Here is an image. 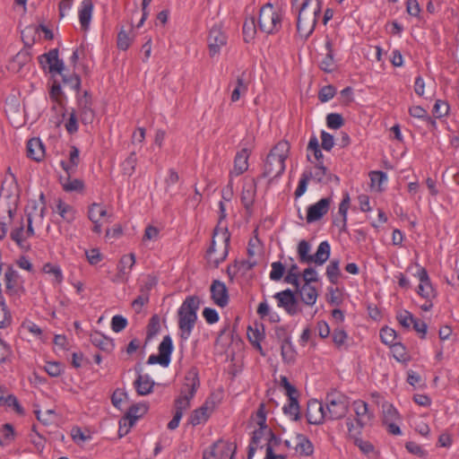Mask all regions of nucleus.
<instances>
[{"label": "nucleus", "mask_w": 459, "mask_h": 459, "mask_svg": "<svg viewBox=\"0 0 459 459\" xmlns=\"http://www.w3.org/2000/svg\"><path fill=\"white\" fill-rule=\"evenodd\" d=\"M322 5L323 0H292V8L298 12L297 29L301 37L307 39L314 31Z\"/></svg>", "instance_id": "obj_1"}, {"label": "nucleus", "mask_w": 459, "mask_h": 459, "mask_svg": "<svg viewBox=\"0 0 459 459\" xmlns=\"http://www.w3.org/2000/svg\"><path fill=\"white\" fill-rule=\"evenodd\" d=\"M200 300L196 296L187 297L178 310V336L181 341H187L197 321Z\"/></svg>", "instance_id": "obj_2"}, {"label": "nucleus", "mask_w": 459, "mask_h": 459, "mask_svg": "<svg viewBox=\"0 0 459 459\" xmlns=\"http://www.w3.org/2000/svg\"><path fill=\"white\" fill-rule=\"evenodd\" d=\"M290 150V146L287 141H280L272 148L264 164V178L273 179L283 174Z\"/></svg>", "instance_id": "obj_3"}, {"label": "nucleus", "mask_w": 459, "mask_h": 459, "mask_svg": "<svg viewBox=\"0 0 459 459\" xmlns=\"http://www.w3.org/2000/svg\"><path fill=\"white\" fill-rule=\"evenodd\" d=\"M230 241V234L227 227L217 226L213 231L212 245L207 250V260L211 265L218 267L226 259Z\"/></svg>", "instance_id": "obj_4"}, {"label": "nucleus", "mask_w": 459, "mask_h": 459, "mask_svg": "<svg viewBox=\"0 0 459 459\" xmlns=\"http://www.w3.org/2000/svg\"><path fill=\"white\" fill-rule=\"evenodd\" d=\"M312 245L306 239H301L297 246L298 259L300 264H315L317 266L323 265L330 257L331 246L328 241H322L313 255Z\"/></svg>", "instance_id": "obj_5"}, {"label": "nucleus", "mask_w": 459, "mask_h": 459, "mask_svg": "<svg viewBox=\"0 0 459 459\" xmlns=\"http://www.w3.org/2000/svg\"><path fill=\"white\" fill-rule=\"evenodd\" d=\"M199 385L198 371L195 368H192L185 376V382L180 389L179 396L175 399V412L184 415V412L190 408L191 400L195 395Z\"/></svg>", "instance_id": "obj_6"}, {"label": "nucleus", "mask_w": 459, "mask_h": 459, "mask_svg": "<svg viewBox=\"0 0 459 459\" xmlns=\"http://www.w3.org/2000/svg\"><path fill=\"white\" fill-rule=\"evenodd\" d=\"M282 17L281 9L268 3L260 9L258 18L259 29L266 34L276 33L281 28Z\"/></svg>", "instance_id": "obj_7"}, {"label": "nucleus", "mask_w": 459, "mask_h": 459, "mask_svg": "<svg viewBox=\"0 0 459 459\" xmlns=\"http://www.w3.org/2000/svg\"><path fill=\"white\" fill-rule=\"evenodd\" d=\"M349 403L342 394H328L325 398L326 420H339L348 412Z\"/></svg>", "instance_id": "obj_8"}, {"label": "nucleus", "mask_w": 459, "mask_h": 459, "mask_svg": "<svg viewBox=\"0 0 459 459\" xmlns=\"http://www.w3.org/2000/svg\"><path fill=\"white\" fill-rule=\"evenodd\" d=\"M3 280L5 293L12 299V301L16 304L21 295L24 292L22 281L18 272L10 266H6Z\"/></svg>", "instance_id": "obj_9"}, {"label": "nucleus", "mask_w": 459, "mask_h": 459, "mask_svg": "<svg viewBox=\"0 0 459 459\" xmlns=\"http://www.w3.org/2000/svg\"><path fill=\"white\" fill-rule=\"evenodd\" d=\"M173 342L169 335H165L159 344L158 354H152L148 358L147 363L149 365L160 364L162 367H168L171 360V354L173 351Z\"/></svg>", "instance_id": "obj_10"}, {"label": "nucleus", "mask_w": 459, "mask_h": 459, "mask_svg": "<svg viewBox=\"0 0 459 459\" xmlns=\"http://www.w3.org/2000/svg\"><path fill=\"white\" fill-rule=\"evenodd\" d=\"M39 64L44 70H48L53 77L56 74H63L65 71L63 60L58 57V50L52 49L48 53L39 57Z\"/></svg>", "instance_id": "obj_11"}, {"label": "nucleus", "mask_w": 459, "mask_h": 459, "mask_svg": "<svg viewBox=\"0 0 459 459\" xmlns=\"http://www.w3.org/2000/svg\"><path fill=\"white\" fill-rule=\"evenodd\" d=\"M208 48L211 57L218 56L227 43V36L219 26H213L208 36Z\"/></svg>", "instance_id": "obj_12"}, {"label": "nucleus", "mask_w": 459, "mask_h": 459, "mask_svg": "<svg viewBox=\"0 0 459 459\" xmlns=\"http://www.w3.org/2000/svg\"><path fill=\"white\" fill-rule=\"evenodd\" d=\"M28 228L27 230H24V224L22 220L20 224L16 226L11 231V238L22 249H26L29 247V244L27 242V238L34 235V230L32 228V216L30 213L28 214Z\"/></svg>", "instance_id": "obj_13"}, {"label": "nucleus", "mask_w": 459, "mask_h": 459, "mask_svg": "<svg viewBox=\"0 0 459 459\" xmlns=\"http://www.w3.org/2000/svg\"><path fill=\"white\" fill-rule=\"evenodd\" d=\"M277 300L278 307H282L290 316H294L299 312L298 299L294 292L289 289L277 292L273 295Z\"/></svg>", "instance_id": "obj_14"}, {"label": "nucleus", "mask_w": 459, "mask_h": 459, "mask_svg": "<svg viewBox=\"0 0 459 459\" xmlns=\"http://www.w3.org/2000/svg\"><path fill=\"white\" fill-rule=\"evenodd\" d=\"M211 298L215 305L225 307L229 303V292L224 282L214 280L210 287Z\"/></svg>", "instance_id": "obj_15"}, {"label": "nucleus", "mask_w": 459, "mask_h": 459, "mask_svg": "<svg viewBox=\"0 0 459 459\" xmlns=\"http://www.w3.org/2000/svg\"><path fill=\"white\" fill-rule=\"evenodd\" d=\"M135 264V255L133 253L123 255L117 264V273L115 276L113 281L115 282H126L128 280V276L133 266Z\"/></svg>", "instance_id": "obj_16"}, {"label": "nucleus", "mask_w": 459, "mask_h": 459, "mask_svg": "<svg viewBox=\"0 0 459 459\" xmlns=\"http://www.w3.org/2000/svg\"><path fill=\"white\" fill-rule=\"evenodd\" d=\"M416 276L420 281L418 286V294L426 299H431L435 297V290L430 282L428 272L425 268L420 267L417 271Z\"/></svg>", "instance_id": "obj_17"}, {"label": "nucleus", "mask_w": 459, "mask_h": 459, "mask_svg": "<svg viewBox=\"0 0 459 459\" xmlns=\"http://www.w3.org/2000/svg\"><path fill=\"white\" fill-rule=\"evenodd\" d=\"M331 204L330 198H322L307 207V221L308 223L320 220L327 213Z\"/></svg>", "instance_id": "obj_18"}, {"label": "nucleus", "mask_w": 459, "mask_h": 459, "mask_svg": "<svg viewBox=\"0 0 459 459\" xmlns=\"http://www.w3.org/2000/svg\"><path fill=\"white\" fill-rule=\"evenodd\" d=\"M325 405L318 401H314L308 403L307 409V419L308 423L318 425L326 419Z\"/></svg>", "instance_id": "obj_19"}, {"label": "nucleus", "mask_w": 459, "mask_h": 459, "mask_svg": "<svg viewBox=\"0 0 459 459\" xmlns=\"http://www.w3.org/2000/svg\"><path fill=\"white\" fill-rule=\"evenodd\" d=\"M256 195V181L255 178L246 179L241 192V203L250 212Z\"/></svg>", "instance_id": "obj_20"}, {"label": "nucleus", "mask_w": 459, "mask_h": 459, "mask_svg": "<svg viewBox=\"0 0 459 459\" xmlns=\"http://www.w3.org/2000/svg\"><path fill=\"white\" fill-rule=\"evenodd\" d=\"M352 408L356 414V423L359 429H362L372 420L373 415L369 412L368 403L364 401H354Z\"/></svg>", "instance_id": "obj_21"}, {"label": "nucleus", "mask_w": 459, "mask_h": 459, "mask_svg": "<svg viewBox=\"0 0 459 459\" xmlns=\"http://www.w3.org/2000/svg\"><path fill=\"white\" fill-rule=\"evenodd\" d=\"M94 5L91 0H82L78 8V18L82 29L87 31L92 19Z\"/></svg>", "instance_id": "obj_22"}, {"label": "nucleus", "mask_w": 459, "mask_h": 459, "mask_svg": "<svg viewBox=\"0 0 459 459\" xmlns=\"http://www.w3.org/2000/svg\"><path fill=\"white\" fill-rule=\"evenodd\" d=\"M1 406L12 408L15 412L21 415L24 413V410L19 403L16 396L9 394L6 388L0 385V407Z\"/></svg>", "instance_id": "obj_23"}, {"label": "nucleus", "mask_w": 459, "mask_h": 459, "mask_svg": "<svg viewBox=\"0 0 459 459\" xmlns=\"http://www.w3.org/2000/svg\"><path fill=\"white\" fill-rule=\"evenodd\" d=\"M249 151L247 148H243L238 152L234 160V167L230 171L231 176H239L248 169Z\"/></svg>", "instance_id": "obj_24"}, {"label": "nucleus", "mask_w": 459, "mask_h": 459, "mask_svg": "<svg viewBox=\"0 0 459 459\" xmlns=\"http://www.w3.org/2000/svg\"><path fill=\"white\" fill-rule=\"evenodd\" d=\"M90 341L95 347L105 352H111L114 349L113 340L99 331H94L90 335Z\"/></svg>", "instance_id": "obj_25"}, {"label": "nucleus", "mask_w": 459, "mask_h": 459, "mask_svg": "<svg viewBox=\"0 0 459 459\" xmlns=\"http://www.w3.org/2000/svg\"><path fill=\"white\" fill-rule=\"evenodd\" d=\"M27 156L35 161H40L45 157V148L39 138H31L28 141Z\"/></svg>", "instance_id": "obj_26"}, {"label": "nucleus", "mask_w": 459, "mask_h": 459, "mask_svg": "<svg viewBox=\"0 0 459 459\" xmlns=\"http://www.w3.org/2000/svg\"><path fill=\"white\" fill-rule=\"evenodd\" d=\"M134 386L139 395H147L152 392L154 382L149 375H142L139 372L134 382Z\"/></svg>", "instance_id": "obj_27"}, {"label": "nucleus", "mask_w": 459, "mask_h": 459, "mask_svg": "<svg viewBox=\"0 0 459 459\" xmlns=\"http://www.w3.org/2000/svg\"><path fill=\"white\" fill-rule=\"evenodd\" d=\"M296 291L299 293L302 302L306 305L313 306L316 304L318 293L316 289L311 284H303L301 287L299 286Z\"/></svg>", "instance_id": "obj_28"}, {"label": "nucleus", "mask_w": 459, "mask_h": 459, "mask_svg": "<svg viewBox=\"0 0 459 459\" xmlns=\"http://www.w3.org/2000/svg\"><path fill=\"white\" fill-rule=\"evenodd\" d=\"M80 163V151L76 146H71L69 152V161L62 160L61 167L67 175L75 173L76 169Z\"/></svg>", "instance_id": "obj_29"}, {"label": "nucleus", "mask_w": 459, "mask_h": 459, "mask_svg": "<svg viewBox=\"0 0 459 459\" xmlns=\"http://www.w3.org/2000/svg\"><path fill=\"white\" fill-rule=\"evenodd\" d=\"M295 451L303 456H309L314 452V446L312 442L303 434L296 435Z\"/></svg>", "instance_id": "obj_30"}, {"label": "nucleus", "mask_w": 459, "mask_h": 459, "mask_svg": "<svg viewBox=\"0 0 459 459\" xmlns=\"http://www.w3.org/2000/svg\"><path fill=\"white\" fill-rule=\"evenodd\" d=\"M49 97L54 103V108H56L58 106L59 109L56 111V115H65V112L63 110V91L61 85L58 82H54L52 84Z\"/></svg>", "instance_id": "obj_31"}, {"label": "nucleus", "mask_w": 459, "mask_h": 459, "mask_svg": "<svg viewBox=\"0 0 459 459\" xmlns=\"http://www.w3.org/2000/svg\"><path fill=\"white\" fill-rule=\"evenodd\" d=\"M16 209L9 204H0V224L2 225L3 236L6 234L7 225L13 220Z\"/></svg>", "instance_id": "obj_32"}, {"label": "nucleus", "mask_w": 459, "mask_h": 459, "mask_svg": "<svg viewBox=\"0 0 459 459\" xmlns=\"http://www.w3.org/2000/svg\"><path fill=\"white\" fill-rule=\"evenodd\" d=\"M56 212L62 217L64 221L69 223L75 220V209L72 205L63 202L60 199L56 203Z\"/></svg>", "instance_id": "obj_33"}, {"label": "nucleus", "mask_w": 459, "mask_h": 459, "mask_svg": "<svg viewBox=\"0 0 459 459\" xmlns=\"http://www.w3.org/2000/svg\"><path fill=\"white\" fill-rule=\"evenodd\" d=\"M208 419V407L206 405H203L200 408L192 411L188 422L193 426H197L199 424L206 422Z\"/></svg>", "instance_id": "obj_34"}, {"label": "nucleus", "mask_w": 459, "mask_h": 459, "mask_svg": "<svg viewBox=\"0 0 459 459\" xmlns=\"http://www.w3.org/2000/svg\"><path fill=\"white\" fill-rule=\"evenodd\" d=\"M281 353L282 359L287 363H291L295 359V351L290 342V336H284L281 344Z\"/></svg>", "instance_id": "obj_35"}, {"label": "nucleus", "mask_w": 459, "mask_h": 459, "mask_svg": "<svg viewBox=\"0 0 459 459\" xmlns=\"http://www.w3.org/2000/svg\"><path fill=\"white\" fill-rule=\"evenodd\" d=\"M247 92V84L242 77H238L233 85V89L230 94V100L232 102L238 101L241 96H244Z\"/></svg>", "instance_id": "obj_36"}, {"label": "nucleus", "mask_w": 459, "mask_h": 459, "mask_svg": "<svg viewBox=\"0 0 459 459\" xmlns=\"http://www.w3.org/2000/svg\"><path fill=\"white\" fill-rule=\"evenodd\" d=\"M354 444L368 458L376 459L377 457V452L369 441L361 438H355Z\"/></svg>", "instance_id": "obj_37"}, {"label": "nucleus", "mask_w": 459, "mask_h": 459, "mask_svg": "<svg viewBox=\"0 0 459 459\" xmlns=\"http://www.w3.org/2000/svg\"><path fill=\"white\" fill-rule=\"evenodd\" d=\"M106 215L107 211L101 204L93 203L89 206L88 218L91 222H99Z\"/></svg>", "instance_id": "obj_38"}, {"label": "nucleus", "mask_w": 459, "mask_h": 459, "mask_svg": "<svg viewBox=\"0 0 459 459\" xmlns=\"http://www.w3.org/2000/svg\"><path fill=\"white\" fill-rule=\"evenodd\" d=\"M282 410L292 420H299L300 412L298 399H289L288 404L284 405Z\"/></svg>", "instance_id": "obj_39"}, {"label": "nucleus", "mask_w": 459, "mask_h": 459, "mask_svg": "<svg viewBox=\"0 0 459 459\" xmlns=\"http://www.w3.org/2000/svg\"><path fill=\"white\" fill-rule=\"evenodd\" d=\"M332 340L335 347L339 350L346 347L348 333L342 328H334L332 333Z\"/></svg>", "instance_id": "obj_40"}, {"label": "nucleus", "mask_w": 459, "mask_h": 459, "mask_svg": "<svg viewBox=\"0 0 459 459\" xmlns=\"http://www.w3.org/2000/svg\"><path fill=\"white\" fill-rule=\"evenodd\" d=\"M42 271L43 273L53 276L56 283H61L63 281L64 276L59 265L47 263L43 265Z\"/></svg>", "instance_id": "obj_41"}, {"label": "nucleus", "mask_w": 459, "mask_h": 459, "mask_svg": "<svg viewBox=\"0 0 459 459\" xmlns=\"http://www.w3.org/2000/svg\"><path fill=\"white\" fill-rule=\"evenodd\" d=\"M326 276L329 281L336 284L340 276V262L339 260L333 259L326 267Z\"/></svg>", "instance_id": "obj_42"}, {"label": "nucleus", "mask_w": 459, "mask_h": 459, "mask_svg": "<svg viewBox=\"0 0 459 459\" xmlns=\"http://www.w3.org/2000/svg\"><path fill=\"white\" fill-rule=\"evenodd\" d=\"M307 159L309 160L310 159V153H312L316 159V160L317 161V163L319 162H323L322 161V159H323V153H322V151L320 149V145H319V143H318V140L316 136H312L310 139H309V142H308V144H307Z\"/></svg>", "instance_id": "obj_43"}, {"label": "nucleus", "mask_w": 459, "mask_h": 459, "mask_svg": "<svg viewBox=\"0 0 459 459\" xmlns=\"http://www.w3.org/2000/svg\"><path fill=\"white\" fill-rule=\"evenodd\" d=\"M62 77L63 83L65 86H68L70 89L78 91L81 87V79L80 77L73 73V74H65L63 72V74H59Z\"/></svg>", "instance_id": "obj_44"}, {"label": "nucleus", "mask_w": 459, "mask_h": 459, "mask_svg": "<svg viewBox=\"0 0 459 459\" xmlns=\"http://www.w3.org/2000/svg\"><path fill=\"white\" fill-rule=\"evenodd\" d=\"M71 175H67L66 178L62 181V186L66 192L82 191L83 189V182L78 178H71Z\"/></svg>", "instance_id": "obj_45"}, {"label": "nucleus", "mask_w": 459, "mask_h": 459, "mask_svg": "<svg viewBox=\"0 0 459 459\" xmlns=\"http://www.w3.org/2000/svg\"><path fill=\"white\" fill-rule=\"evenodd\" d=\"M147 410L148 407L143 403L134 404L129 408L125 416L136 422L138 419L147 412Z\"/></svg>", "instance_id": "obj_46"}, {"label": "nucleus", "mask_w": 459, "mask_h": 459, "mask_svg": "<svg viewBox=\"0 0 459 459\" xmlns=\"http://www.w3.org/2000/svg\"><path fill=\"white\" fill-rule=\"evenodd\" d=\"M300 273L299 272V266L296 264L290 265L288 270L287 275L284 278L286 283L291 284L298 289L299 286Z\"/></svg>", "instance_id": "obj_47"}, {"label": "nucleus", "mask_w": 459, "mask_h": 459, "mask_svg": "<svg viewBox=\"0 0 459 459\" xmlns=\"http://www.w3.org/2000/svg\"><path fill=\"white\" fill-rule=\"evenodd\" d=\"M371 187L377 191L382 190V185L387 181V176L383 171H372L370 174Z\"/></svg>", "instance_id": "obj_48"}, {"label": "nucleus", "mask_w": 459, "mask_h": 459, "mask_svg": "<svg viewBox=\"0 0 459 459\" xmlns=\"http://www.w3.org/2000/svg\"><path fill=\"white\" fill-rule=\"evenodd\" d=\"M312 178V172L311 171H304L301 175V178L299 179V185L295 190V196L296 198L300 197L304 193L307 191V186L308 181Z\"/></svg>", "instance_id": "obj_49"}, {"label": "nucleus", "mask_w": 459, "mask_h": 459, "mask_svg": "<svg viewBox=\"0 0 459 459\" xmlns=\"http://www.w3.org/2000/svg\"><path fill=\"white\" fill-rule=\"evenodd\" d=\"M383 421L388 423L395 421L398 419L397 410L390 403H384L383 406Z\"/></svg>", "instance_id": "obj_50"}, {"label": "nucleus", "mask_w": 459, "mask_h": 459, "mask_svg": "<svg viewBox=\"0 0 459 459\" xmlns=\"http://www.w3.org/2000/svg\"><path fill=\"white\" fill-rule=\"evenodd\" d=\"M396 318L399 324L405 329H410L414 322V316L407 310H401L397 313Z\"/></svg>", "instance_id": "obj_51"}, {"label": "nucleus", "mask_w": 459, "mask_h": 459, "mask_svg": "<svg viewBox=\"0 0 459 459\" xmlns=\"http://www.w3.org/2000/svg\"><path fill=\"white\" fill-rule=\"evenodd\" d=\"M160 329V318L158 316H152L147 325V337L146 340L150 341L152 339Z\"/></svg>", "instance_id": "obj_52"}, {"label": "nucleus", "mask_w": 459, "mask_h": 459, "mask_svg": "<svg viewBox=\"0 0 459 459\" xmlns=\"http://www.w3.org/2000/svg\"><path fill=\"white\" fill-rule=\"evenodd\" d=\"M254 420L256 422V424L259 426V428L269 429L266 424V410H265V404L264 403L259 404V406L254 415Z\"/></svg>", "instance_id": "obj_53"}, {"label": "nucleus", "mask_w": 459, "mask_h": 459, "mask_svg": "<svg viewBox=\"0 0 459 459\" xmlns=\"http://www.w3.org/2000/svg\"><path fill=\"white\" fill-rule=\"evenodd\" d=\"M350 195L344 194L342 202L339 204L338 214L342 217V228L345 227V221H347V213L350 207Z\"/></svg>", "instance_id": "obj_54"}, {"label": "nucleus", "mask_w": 459, "mask_h": 459, "mask_svg": "<svg viewBox=\"0 0 459 459\" xmlns=\"http://www.w3.org/2000/svg\"><path fill=\"white\" fill-rule=\"evenodd\" d=\"M265 433L269 434V436H270V442L276 441V437H275V435L273 433V431L270 429L259 428L258 429H255L253 432V437H252L251 444L258 446L259 443H260V440L262 439V437H264V435Z\"/></svg>", "instance_id": "obj_55"}, {"label": "nucleus", "mask_w": 459, "mask_h": 459, "mask_svg": "<svg viewBox=\"0 0 459 459\" xmlns=\"http://www.w3.org/2000/svg\"><path fill=\"white\" fill-rule=\"evenodd\" d=\"M45 371L50 376V377H59L63 371H64V367L61 363L59 362H56V361H48L46 363L45 367Z\"/></svg>", "instance_id": "obj_56"}, {"label": "nucleus", "mask_w": 459, "mask_h": 459, "mask_svg": "<svg viewBox=\"0 0 459 459\" xmlns=\"http://www.w3.org/2000/svg\"><path fill=\"white\" fill-rule=\"evenodd\" d=\"M132 42V37L125 30H121L117 34V45L120 50H126Z\"/></svg>", "instance_id": "obj_57"}, {"label": "nucleus", "mask_w": 459, "mask_h": 459, "mask_svg": "<svg viewBox=\"0 0 459 459\" xmlns=\"http://www.w3.org/2000/svg\"><path fill=\"white\" fill-rule=\"evenodd\" d=\"M380 338L385 344L392 346L395 343L396 333L392 328L385 327L380 331Z\"/></svg>", "instance_id": "obj_58"}, {"label": "nucleus", "mask_w": 459, "mask_h": 459, "mask_svg": "<svg viewBox=\"0 0 459 459\" xmlns=\"http://www.w3.org/2000/svg\"><path fill=\"white\" fill-rule=\"evenodd\" d=\"M271 266L270 279L274 281H280L284 274L285 266L281 262H273Z\"/></svg>", "instance_id": "obj_59"}, {"label": "nucleus", "mask_w": 459, "mask_h": 459, "mask_svg": "<svg viewBox=\"0 0 459 459\" xmlns=\"http://www.w3.org/2000/svg\"><path fill=\"white\" fill-rule=\"evenodd\" d=\"M137 164V158L134 152H132L123 162V171L125 174L131 176L134 170L135 166Z\"/></svg>", "instance_id": "obj_60"}, {"label": "nucleus", "mask_w": 459, "mask_h": 459, "mask_svg": "<svg viewBox=\"0 0 459 459\" xmlns=\"http://www.w3.org/2000/svg\"><path fill=\"white\" fill-rule=\"evenodd\" d=\"M127 326V319L120 315H116L111 319V329L115 333H120Z\"/></svg>", "instance_id": "obj_61"}, {"label": "nucleus", "mask_w": 459, "mask_h": 459, "mask_svg": "<svg viewBox=\"0 0 459 459\" xmlns=\"http://www.w3.org/2000/svg\"><path fill=\"white\" fill-rule=\"evenodd\" d=\"M135 424L134 420L124 416L119 420L118 436L119 437H125L130 431V429Z\"/></svg>", "instance_id": "obj_62"}, {"label": "nucleus", "mask_w": 459, "mask_h": 459, "mask_svg": "<svg viewBox=\"0 0 459 459\" xmlns=\"http://www.w3.org/2000/svg\"><path fill=\"white\" fill-rule=\"evenodd\" d=\"M335 88L332 85H326L320 89L318 92V99L321 102H326L330 100L335 94Z\"/></svg>", "instance_id": "obj_63"}, {"label": "nucleus", "mask_w": 459, "mask_h": 459, "mask_svg": "<svg viewBox=\"0 0 459 459\" xmlns=\"http://www.w3.org/2000/svg\"><path fill=\"white\" fill-rule=\"evenodd\" d=\"M391 347L394 353V357L397 361H405L407 359L405 347L402 343L395 342Z\"/></svg>", "instance_id": "obj_64"}]
</instances>
